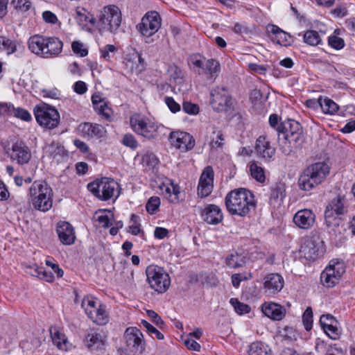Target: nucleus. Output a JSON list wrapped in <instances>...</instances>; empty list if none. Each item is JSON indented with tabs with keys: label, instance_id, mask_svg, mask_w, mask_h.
<instances>
[{
	"label": "nucleus",
	"instance_id": "nucleus-1",
	"mask_svg": "<svg viewBox=\"0 0 355 355\" xmlns=\"http://www.w3.org/2000/svg\"><path fill=\"white\" fill-rule=\"evenodd\" d=\"M256 200L253 193L246 189L229 192L225 197V206L232 215L244 217L255 210Z\"/></svg>",
	"mask_w": 355,
	"mask_h": 355
},
{
	"label": "nucleus",
	"instance_id": "nucleus-2",
	"mask_svg": "<svg viewBox=\"0 0 355 355\" xmlns=\"http://www.w3.org/2000/svg\"><path fill=\"white\" fill-rule=\"evenodd\" d=\"M278 139L281 150L284 154H289L292 150L291 144H297L302 141V130L300 123L295 120L288 119L277 127Z\"/></svg>",
	"mask_w": 355,
	"mask_h": 355
},
{
	"label": "nucleus",
	"instance_id": "nucleus-3",
	"mask_svg": "<svg viewBox=\"0 0 355 355\" xmlns=\"http://www.w3.org/2000/svg\"><path fill=\"white\" fill-rule=\"evenodd\" d=\"M122 21L121 12L114 5L104 6L97 16L96 28L100 33L109 31L115 33Z\"/></svg>",
	"mask_w": 355,
	"mask_h": 355
},
{
	"label": "nucleus",
	"instance_id": "nucleus-4",
	"mask_svg": "<svg viewBox=\"0 0 355 355\" xmlns=\"http://www.w3.org/2000/svg\"><path fill=\"white\" fill-rule=\"evenodd\" d=\"M30 195L33 207L40 211H47L52 207V189L43 180L35 181L31 185Z\"/></svg>",
	"mask_w": 355,
	"mask_h": 355
},
{
	"label": "nucleus",
	"instance_id": "nucleus-5",
	"mask_svg": "<svg viewBox=\"0 0 355 355\" xmlns=\"http://www.w3.org/2000/svg\"><path fill=\"white\" fill-rule=\"evenodd\" d=\"M146 273L150 288L157 293H163L169 288L170 277L162 268L150 265L147 267Z\"/></svg>",
	"mask_w": 355,
	"mask_h": 355
},
{
	"label": "nucleus",
	"instance_id": "nucleus-6",
	"mask_svg": "<svg viewBox=\"0 0 355 355\" xmlns=\"http://www.w3.org/2000/svg\"><path fill=\"white\" fill-rule=\"evenodd\" d=\"M344 196H338L327 205L324 211L325 225L328 228H333L339 225V216L347 212Z\"/></svg>",
	"mask_w": 355,
	"mask_h": 355
},
{
	"label": "nucleus",
	"instance_id": "nucleus-7",
	"mask_svg": "<svg viewBox=\"0 0 355 355\" xmlns=\"http://www.w3.org/2000/svg\"><path fill=\"white\" fill-rule=\"evenodd\" d=\"M119 184L114 179H96L87 184V189L98 198L107 200L118 193Z\"/></svg>",
	"mask_w": 355,
	"mask_h": 355
},
{
	"label": "nucleus",
	"instance_id": "nucleus-8",
	"mask_svg": "<svg viewBox=\"0 0 355 355\" xmlns=\"http://www.w3.org/2000/svg\"><path fill=\"white\" fill-rule=\"evenodd\" d=\"M132 130L148 139H154L157 135V125L148 118L139 114H135L130 119Z\"/></svg>",
	"mask_w": 355,
	"mask_h": 355
},
{
	"label": "nucleus",
	"instance_id": "nucleus-9",
	"mask_svg": "<svg viewBox=\"0 0 355 355\" xmlns=\"http://www.w3.org/2000/svg\"><path fill=\"white\" fill-rule=\"evenodd\" d=\"M34 114L37 123L44 128L53 129L60 122V114L56 109L46 104L37 105Z\"/></svg>",
	"mask_w": 355,
	"mask_h": 355
},
{
	"label": "nucleus",
	"instance_id": "nucleus-10",
	"mask_svg": "<svg viewBox=\"0 0 355 355\" xmlns=\"http://www.w3.org/2000/svg\"><path fill=\"white\" fill-rule=\"evenodd\" d=\"M189 62L198 69V74L206 73L208 75V78L211 80H215L220 69V64L217 60H206L199 54L192 55L189 58Z\"/></svg>",
	"mask_w": 355,
	"mask_h": 355
},
{
	"label": "nucleus",
	"instance_id": "nucleus-11",
	"mask_svg": "<svg viewBox=\"0 0 355 355\" xmlns=\"http://www.w3.org/2000/svg\"><path fill=\"white\" fill-rule=\"evenodd\" d=\"M162 25V19L156 11L148 12L141 19L137 28L142 36L149 39L158 31Z\"/></svg>",
	"mask_w": 355,
	"mask_h": 355
},
{
	"label": "nucleus",
	"instance_id": "nucleus-12",
	"mask_svg": "<svg viewBox=\"0 0 355 355\" xmlns=\"http://www.w3.org/2000/svg\"><path fill=\"white\" fill-rule=\"evenodd\" d=\"M211 105L214 110L226 111L231 106V97L225 87H216L211 92Z\"/></svg>",
	"mask_w": 355,
	"mask_h": 355
},
{
	"label": "nucleus",
	"instance_id": "nucleus-13",
	"mask_svg": "<svg viewBox=\"0 0 355 355\" xmlns=\"http://www.w3.org/2000/svg\"><path fill=\"white\" fill-rule=\"evenodd\" d=\"M323 241L318 236L308 237L301 246L300 251L308 259H315L323 252Z\"/></svg>",
	"mask_w": 355,
	"mask_h": 355
},
{
	"label": "nucleus",
	"instance_id": "nucleus-14",
	"mask_svg": "<svg viewBox=\"0 0 355 355\" xmlns=\"http://www.w3.org/2000/svg\"><path fill=\"white\" fill-rule=\"evenodd\" d=\"M170 141L174 147L182 151L191 150L195 145L193 137L185 132H171L170 135Z\"/></svg>",
	"mask_w": 355,
	"mask_h": 355
},
{
	"label": "nucleus",
	"instance_id": "nucleus-15",
	"mask_svg": "<svg viewBox=\"0 0 355 355\" xmlns=\"http://www.w3.org/2000/svg\"><path fill=\"white\" fill-rule=\"evenodd\" d=\"M8 153L12 160L16 161L19 164H24L29 162L31 153L29 148L22 141H17L12 144L10 150Z\"/></svg>",
	"mask_w": 355,
	"mask_h": 355
},
{
	"label": "nucleus",
	"instance_id": "nucleus-16",
	"mask_svg": "<svg viewBox=\"0 0 355 355\" xmlns=\"http://www.w3.org/2000/svg\"><path fill=\"white\" fill-rule=\"evenodd\" d=\"M295 225L303 230L312 227L315 222V214L309 209H303L297 211L293 216Z\"/></svg>",
	"mask_w": 355,
	"mask_h": 355
},
{
	"label": "nucleus",
	"instance_id": "nucleus-17",
	"mask_svg": "<svg viewBox=\"0 0 355 355\" xmlns=\"http://www.w3.org/2000/svg\"><path fill=\"white\" fill-rule=\"evenodd\" d=\"M106 336L97 331L92 330L85 337V345L92 352H102L105 349Z\"/></svg>",
	"mask_w": 355,
	"mask_h": 355
},
{
	"label": "nucleus",
	"instance_id": "nucleus-18",
	"mask_svg": "<svg viewBox=\"0 0 355 355\" xmlns=\"http://www.w3.org/2000/svg\"><path fill=\"white\" fill-rule=\"evenodd\" d=\"M284 285L283 277L277 273H270L263 278V288L269 295H275L282 291Z\"/></svg>",
	"mask_w": 355,
	"mask_h": 355
},
{
	"label": "nucleus",
	"instance_id": "nucleus-19",
	"mask_svg": "<svg viewBox=\"0 0 355 355\" xmlns=\"http://www.w3.org/2000/svg\"><path fill=\"white\" fill-rule=\"evenodd\" d=\"M254 150L257 155L264 159L266 161L271 162L273 160L275 149L265 137L260 136L257 139Z\"/></svg>",
	"mask_w": 355,
	"mask_h": 355
},
{
	"label": "nucleus",
	"instance_id": "nucleus-20",
	"mask_svg": "<svg viewBox=\"0 0 355 355\" xmlns=\"http://www.w3.org/2000/svg\"><path fill=\"white\" fill-rule=\"evenodd\" d=\"M202 219L209 225H218L223 221L221 209L216 205H207L201 211Z\"/></svg>",
	"mask_w": 355,
	"mask_h": 355
},
{
	"label": "nucleus",
	"instance_id": "nucleus-21",
	"mask_svg": "<svg viewBox=\"0 0 355 355\" xmlns=\"http://www.w3.org/2000/svg\"><path fill=\"white\" fill-rule=\"evenodd\" d=\"M56 232L62 244L71 245L75 242L76 236L74 229L69 223L60 221L57 224Z\"/></svg>",
	"mask_w": 355,
	"mask_h": 355
},
{
	"label": "nucleus",
	"instance_id": "nucleus-22",
	"mask_svg": "<svg viewBox=\"0 0 355 355\" xmlns=\"http://www.w3.org/2000/svg\"><path fill=\"white\" fill-rule=\"evenodd\" d=\"M329 172V166L324 162H319L308 166L301 174V178H325Z\"/></svg>",
	"mask_w": 355,
	"mask_h": 355
},
{
	"label": "nucleus",
	"instance_id": "nucleus-23",
	"mask_svg": "<svg viewBox=\"0 0 355 355\" xmlns=\"http://www.w3.org/2000/svg\"><path fill=\"white\" fill-rule=\"evenodd\" d=\"M261 308L264 315L273 320H282L286 313L284 306L272 302H264Z\"/></svg>",
	"mask_w": 355,
	"mask_h": 355
},
{
	"label": "nucleus",
	"instance_id": "nucleus-24",
	"mask_svg": "<svg viewBox=\"0 0 355 355\" xmlns=\"http://www.w3.org/2000/svg\"><path fill=\"white\" fill-rule=\"evenodd\" d=\"M78 131L85 137H103L105 133L103 126L97 123H84L78 126Z\"/></svg>",
	"mask_w": 355,
	"mask_h": 355
},
{
	"label": "nucleus",
	"instance_id": "nucleus-25",
	"mask_svg": "<svg viewBox=\"0 0 355 355\" xmlns=\"http://www.w3.org/2000/svg\"><path fill=\"white\" fill-rule=\"evenodd\" d=\"M44 58L57 57L62 50L63 43L56 37H46Z\"/></svg>",
	"mask_w": 355,
	"mask_h": 355
},
{
	"label": "nucleus",
	"instance_id": "nucleus-26",
	"mask_svg": "<svg viewBox=\"0 0 355 355\" xmlns=\"http://www.w3.org/2000/svg\"><path fill=\"white\" fill-rule=\"evenodd\" d=\"M92 102L94 106V110L103 119L107 121H110L112 119V110L109 107L106 103L101 98V96L95 94L92 97Z\"/></svg>",
	"mask_w": 355,
	"mask_h": 355
},
{
	"label": "nucleus",
	"instance_id": "nucleus-27",
	"mask_svg": "<svg viewBox=\"0 0 355 355\" xmlns=\"http://www.w3.org/2000/svg\"><path fill=\"white\" fill-rule=\"evenodd\" d=\"M51 338L53 343L60 350L67 351L71 347L66 335L57 327L50 328Z\"/></svg>",
	"mask_w": 355,
	"mask_h": 355
},
{
	"label": "nucleus",
	"instance_id": "nucleus-28",
	"mask_svg": "<svg viewBox=\"0 0 355 355\" xmlns=\"http://www.w3.org/2000/svg\"><path fill=\"white\" fill-rule=\"evenodd\" d=\"M46 37L40 35L31 36L28 41L29 50L34 54L44 58Z\"/></svg>",
	"mask_w": 355,
	"mask_h": 355
},
{
	"label": "nucleus",
	"instance_id": "nucleus-29",
	"mask_svg": "<svg viewBox=\"0 0 355 355\" xmlns=\"http://www.w3.org/2000/svg\"><path fill=\"white\" fill-rule=\"evenodd\" d=\"M268 31L275 35L273 40L282 46H288L291 44V36L281 29L279 26L272 24L267 28Z\"/></svg>",
	"mask_w": 355,
	"mask_h": 355
},
{
	"label": "nucleus",
	"instance_id": "nucleus-30",
	"mask_svg": "<svg viewBox=\"0 0 355 355\" xmlns=\"http://www.w3.org/2000/svg\"><path fill=\"white\" fill-rule=\"evenodd\" d=\"M76 19L82 28H85L88 24L96 25L97 21L87 10L80 7L76 10Z\"/></svg>",
	"mask_w": 355,
	"mask_h": 355
},
{
	"label": "nucleus",
	"instance_id": "nucleus-31",
	"mask_svg": "<svg viewBox=\"0 0 355 355\" xmlns=\"http://www.w3.org/2000/svg\"><path fill=\"white\" fill-rule=\"evenodd\" d=\"M88 317L96 324L98 325H104L108 322V314L104 306L98 304L95 311L92 312Z\"/></svg>",
	"mask_w": 355,
	"mask_h": 355
},
{
	"label": "nucleus",
	"instance_id": "nucleus-32",
	"mask_svg": "<svg viewBox=\"0 0 355 355\" xmlns=\"http://www.w3.org/2000/svg\"><path fill=\"white\" fill-rule=\"evenodd\" d=\"M44 153L46 155L58 159L66 155L64 147L59 143L55 142L46 145L44 147Z\"/></svg>",
	"mask_w": 355,
	"mask_h": 355
},
{
	"label": "nucleus",
	"instance_id": "nucleus-33",
	"mask_svg": "<svg viewBox=\"0 0 355 355\" xmlns=\"http://www.w3.org/2000/svg\"><path fill=\"white\" fill-rule=\"evenodd\" d=\"M322 112L325 114L334 115L335 114L338 109L339 106L333 100L327 96H320V105Z\"/></svg>",
	"mask_w": 355,
	"mask_h": 355
},
{
	"label": "nucleus",
	"instance_id": "nucleus-34",
	"mask_svg": "<svg viewBox=\"0 0 355 355\" xmlns=\"http://www.w3.org/2000/svg\"><path fill=\"white\" fill-rule=\"evenodd\" d=\"M248 355H272L268 345L262 342L252 343L248 349Z\"/></svg>",
	"mask_w": 355,
	"mask_h": 355
},
{
	"label": "nucleus",
	"instance_id": "nucleus-35",
	"mask_svg": "<svg viewBox=\"0 0 355 355\" xmlns=\"http://www.w3.org/2000/svg\"><path fill=\"white\" fill-rule=\"evenodd\" d=\"M209 145L211 150H218L225 145V137L221 130H214Z\"/></svg>",
	"mask_w": 355,
	"mask_h": 355
},
{
	"label": "nucleus",
	"instance_id": "nucleus-36",
	"mask_svg": "<svg viewBox=\"0 0 355 355\" xmlns=\"http://www.w3.org/2000/svg\"><path fill=\"white\" fill-rule=\"evenodd\" d=\"M159 187L163 192L168 195V198L171 202L176 204L179 202L180 188L178 185H174L171 182L170 186L163 184Z\"/></svg>",
	"mask_w": 355,
	"mask_h": 355
},
{
	"label": "nucleus",
	"instance_id": "nucleus-37",
	"mask_svg": "<svg viewBox=\"0 0 355 355\" xmlns=\"http://www.w3.org/2000/svg\"><path fill=\"white\" fill-rule=\"evenodd\" d=\"M214 179H200L198 186V195L200 198L207 197L212 192Z\"/></svg>",
	"mask_w": 355,
	"mask_h": 355
},
{
	"label": "nucleus",
	"instance_id": "nucleus-38",
	"mask_svg": "<svg viewBox=\"0 0 355 355\" xmlns=\"http://www.w3.org/2000/svg\"><path fill=\"white\" fill-rule=\"evenodd\" d=\"M340 279L334 275L330 270L327 268L322 272L320 275V281L322 285L327 288H332L339 282Z\"/></svg>",
	"mask_w": 355,
	"mask_h": 355
},
{
	"label": "nucleus",
	"instance_id": "nucleus-39",
	"mask_svg": "<svg viewBox=\"0 0 355 355\" xmlns=\"http://www.w3.org/2000/svg\"><path fill=\"white\" fill-rule=\"evenodd\" d=\"M328 270H330L331 272L334 275L339 279L341 278L342 275L345 272V265L343 261L338 259H332L329 261V265L326 267Z\"/></svg>",
	"mask_w": 355,
	"mask_h": 355
},
{
	"label": "nucleus",
	"instance_id": "nucleus-40",
	"mask_svg": "<svg viewBox=\"0 0 355 355\" xmlns=\"http://www.w3.org/2000/svg\"><path fill=\"white\" fill-rule=\"evenodd\" d=\"M304 42L312 46H316L321 44L322 39L319 33L316 31L309 30L303 34Z\"/></svg>",
	"mask_w": 355,
	"mask_h": 355
},
{
	"label": "nucleus",
	"instance_id": "nucleus-41",
	"mask_svg": "<svg viewBox=\"0 0 355 355\" xmlns=\"http://www.w3.org/2000/svg\"><path fill=\"white\" fill-rule=\"evenodd\" d=\"M285 196V184L277 181L272 187L270 200H282Z\"/></svg>",
	"mask_w": 355,
	"mask_h": 355
},
{
	"label": "nucleus",
	"instance_id": "nucleus-42",
	"mask_svg": "<svg viewBox=\"0 0 355 355\" xmlns=\"http://www.w3.org/2000/svg\"><path fill=\"white\" fill-rule=\"evenodd\" d=\"M98 304L94 297L85 296L82 300L81 306L88 316L95 311Z\"/></svg>",
	"mask_w": 355,
	"mask_h": 355
},
{
	"label": "nucleus",
	"instance_id": "nucleus-43",
	"mask_svg": "<svg viewBox=\"0 0 355 355\" xmlns=\"http://www.w3.org/2000/svg\"><path fill=\"white\" fill-rule=\"evenodd\" d=\"M245 263L244 257L241 255L231 254L226 257V264L232 268L243 267Z\"/></svg>",
	"mask_w": 355,
	"mask_h": 355
},
{
	"label": "nucleus",
	"instance_id": "nucleus-44",
	"mask_svg": "<svg viewBox=\"0 0 355 355\" xmlns=\"http://www.w3.org/2000/svg\"><path fill=\"white\" fill-rule=\"evenodd\" d=\"M0 49L6 51L8 55H11L17 51V45L15 41L5 36H0Z\"/></svg>",
	"mask_w": 355,
	"mask_h": 355
},
{
	"label": "nucleus",
	"instance_id": "nucleus-45",
	"mask_svg": "<svg viewBox=\"0 0 355 355\" xmlns=\"http://www.w3.org/2000/svg\"><path fill=\"white\" fill-rule=\"evenodd\" d=\"M320 179H298V186L302 191H309L320 184Z\"/></svg>",
	"mask_w": 355,
	"mask_h": 355
},
{
	"label": "nucleus",
	"instance_id": "nucleus-46",
	"mask_svg": "<svg viewBox=\"0 0 355 355\" xmlns=\"http://www.w3.org/2000/svg\"><path fill=\"white\" fill-rule=\"evenodd\" d=\"M230 303L234 307V311L239 315L248 313L251 310L249 305L240 302L237 298H231Z\"/></svg>",
	"mask_w": 355,
	"mask_h": 355
},
{
	"label": "nucleus",
	"instance_id": "nucleus-47",
	"mask_svg": "<svg viewBox=\"0 0 355 355\" xmlns=\"http://www.w3.org/2000/svg\"><path fill=\"white\" fill-rule=\"evenodd\" d=\"M158 159L153 153H147L142 157V163L148 170L154 169L158 164Z\"/></svg>",
	"mask_w": 355,
	"mask_h": 355
},
{
	"label": "nucleus",
	"instance_id": "nucleus-48",
	"mask_svg": "<svg viewBox=\"0 0 355 355\" xmlns=\"http://www.w3.org/2000/svg\"><path fill=\"white\" fill-rule=\"evenodd\" d=\"M326 334L333 340H337L340 338L341 331L338 327V322L331 324L328 327L322 329Z\"/></svg>",
	"mask_w": 355,
	"mask_h": 355
},
{
	"label": "nucleus",
	"instance_id": "nucleus-49",
	"mask_svg": "<svg viewBox=\"0 0 355 355\" xmlns=\"http://www.w3.org/2000/svg\"><path fill=\"white\" fill-rule=\"evenodd\" d=\"M302 322L306 330L309 331L313 326V311L311 307H307L302 315Z\"/></svg>",
	"mask_w": 355,
	"mask_h": 355
},
{
	"label": "nucleus",
	"instance_id": "nucleus-50",
	"mask_svg": "<svg viewBox=\"0 0 355 355\" xmlns=\"http://www.w3.org/2000/svg\"><path fill=\"white\" fill-rule=\"evenodd\" d=\"M249 171L252 178H265L264 168L259 166L256 162L250 163Z\"/></svg>",
	"mask_w": 355,
	"mask_h": 355
},
{
	"label": "nucleus",
	"instance_id": "nucleus-51",
	"mask_svg": "<svg viewBox=\"0 0 355 355\" xmlns=\"http://www.w3.org/2000/svg\"><path fill=\"white\" fill-rule=\"evenodd\" d=\"M113 220L114 216L110 212H109V214H107L104 211L101 212V214L98 215L96 218V220L104 227L112 225Z\"/></svg>",
	"mask_w": 355,
	"mask_h": 355
},
{
	"label": "nucleus",
	"instance_id": "nucleus-52",
	"mask_svg": "<svg viewBox=\"0 0 355 355\" xmlns=\"http://www.w3.org/2000/svg\"><path fill=\"white\" fill-rule=\"evenodd\" d=\"M329 45L336 49H342L345 46V41L343 38L338 37L337 35H331L328 38Z\"/></svg>",
	"mask_w": 355,
	"mask_h": 355
},
{
	"label": "nucleus",
	"instance_id": "nucleus-53",
	"mask_svg": "<svg viewBox=\"0 0 355 355\" xmlns=\"http://www.w3.org/2000/svg\"><path fill=\"white\" fill-rule=\"evenodd\" d=\"M160 205V199L158 197L154 196L150 198L146 205V209L150 214H153L157 211Z\"/></svg>",
	"mask_w": 355,
	"mask_h": 355
},
{
	"label": "nucleus",
	"instance_id": "nucleus-54",
	"mask_svg": "<svg viewBox=\"0 0 355 355\" xmlns=\"http://www.w3.org/2000/svg\"><path fill=\"white\" fill-rule=\"evenodd\" d=\"M141 323L146 329L149 334L151 336L155 335L158 340H162L164 338V335L146 320H142Z\"/></svg>",
	"mask_w": 355,
	"mask_h": 355
},
{
	"label": "nucleus",
	"instance_id": "nucleus-55",
	"mask_svg": "<svg viewBox=\"0 0 355 355\" xmlns=\"http://www.w3.org/2000/svg\"><path fill=\"white\" fill-rule=\"evenodd\" d=\"M11 6L21 11H27L31 6V3L28 0H12Z\"/></svg>",
	"mask_w": 355,
	"mask_h": 355
},
{
	"label": "nucleus",
	"instance_id": "nucleus-56",
	"mask_svg": "<svg viewBox=\"0 0 355 355\" xmlns=\"http://www.w3.org/2000/svg\"><path fill=\"white\" fill-rule=\"evenodd\" d=\"M122 144L132 149H135L138 146L135 137L131 134H126L123 136Z\"/></svg>",
	"mask_w": 355,
	"mask_h": 355
},
{
	"label": "nucleus",
	"instance_id": "nucleus-57",
	"mask_svg": "<svg viewBox=\"0 0 355 355\" xmlns=\"http://www.w3.org/2000/svg\"><path fill=\"white\" fill-rule=\"evenodd\" d=\"M71 49L74 53L79 54L81 57H85L88 54V51L79 42H73L71 44Z\"/></svg>",
	"mask_w": 355,
	"mask_h": 355
},
{
	"label": "nucleus",
	"instance_id": "nucleus-58",
	"mask_svg": "<svg viewBox=\"0 0 355 355\" xmlns=\"http://www.w3.org/2000/svg\"><path fill=\"white\" fill-rule=\"evenodd\" d=\"M183 110L189 114H197L199 112V107L191 102H184L182 105Z\"/></svg>",
	"mask_w": 355,
	"mask_h": 355
},
{
	"label": "nucleus",
	"instance_id": "nucleus-59",
	"mask_svg": "<svg viewBox=\"0 0 355 355\" xmlns=\"http://www.w3.org/2000/svg\"><path fill=\"white\" fill-rule=\"evenodd\" d=\"M336 319L330 314L322 315L320 319V323L322 329L328 327L331 324H336Z\"/></svg>",
	"mask_w": 355,
	"mask_h": 355
},
{
	"label": "nucleus",
	"instance_id": "nucleus-60",
	"mask_svg": "<svg viewBox=\"0 0 355 355\" xmlns=\"http://www.w3.org/2000/svg\"><path fill=\"white\" fill-rule=\"evenodd\" d=\"M13 116L25 121H29L31 119V114L27 110L19 107L15 108Z\"/></svg>",
	"mask_w": 355,
	"mask_h": 355
},
{
	"label": "nucleus",
	"instance_id": "nucleus-61",
	"mask_svg": "<svg viewBox=\"0 0 355 355\" xmlns=\"http://www.w3.org/2000/svg\"><path fill=\"white\" fill-rule=\"evenodd\" d=\"M184 345L190 350L199 352L200 349V345L192 338L187 336L183 339Z\"/></svg>",
	"mask_w": 355,
	"mask_h": 355
},
{
	"label": "nucleus",
	"instance_id": "nucleus-62",
	"mask_svg": "<svg viewBox=\"0 0 355 355\" xmlns=\"http://www.w3.org/2000/svg\"><path fill=\"white\" fill-rule=\"evenodd\" d=\"M116 50V48L114 45L112 44H107L103 48L101 49V56L107 60H109L111 58L110 53H114Z\"/></svg>",
	"mask_w": 355,
	"mask_h": 355
},
{
	"label": "nucleus",
	"instance_id": "nucleus-63",
	"mask_svg": "<svg viewBox=\"0 0 355 355\" xmlns=\"http://www.w3.org/2000/svg\"><path fill=\"white\" fill-rule=\"evenodd\" d=\"M165 103L172 112L175 113L180 110V104L176 103L172 97H166Z\"/></svg>",
	"mask_w": 355,
	"mask_h": 355
},
{
	"label": "nucleus",
	"instance_id": "nucleus-64",
	"mask_svg": "<svg viewBox=\"0 0 355 355\" xmlns=\"http://www.w3.org/2000/svg\"><path fill=\"white\" fill-rule=\"evenodd\" d=\"M46 265L51 267L52 270L57 275L58 277H62L64 272L63 270L59 267V266L53 261V259H46Z\"/></svg>",
	"mask_w": 355,
	"mask_h": 355
}]
</instances>
